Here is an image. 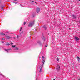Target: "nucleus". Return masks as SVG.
Masks as SVG:
<instances>
[{"label": "nucleus", "mask_w": 80, "mask_h": 80, "mask_svg": "<svg viewBox=\"0 0 80 80\" xmlns=\"http://www.w3.org/2000/svg\"><path fill=\"white\" fill-rule=\"evenodd\" d=\"M42 59H45V57L43 56H42Z\"/></svg>", "instance_id": "21"}, {"label": "nucleus", "mask_w": 80, "mask_h": 80, "mask_svg": "<svg viewBox=\"0 0 80 80\" xmlns=\"http://www.w3.org/2000/svg\"><path fill=\"white\" fill-rule=\"evenodd\" d=\"M33 2H34V1H32L31 2H30V3H33Z\"/></svg>", "instance_id": "18"}, {"label": "nucleus", "mask_w": 80, "mask_h": 80, "mask_svg": "<svg viewBox=\"0 0 80 80\" xmlns=\"http://www.w3.org/2000/svg\"><path fill=\"white\" fill-rule=\"evenodd\" d=\"M12 47H13L15 48V45H14V46L12 45Z\"/></svg>", "instance_id": "27"}, {"label": "nucleus", "mask_w": 80, "mask_h": 80, "mask_svg": "<svg viewBox=\"0 0 80 80\" xmlns=\"http://www.w3.org/2000/svg\"><path fill=\"white\" fill-rule=\"evenodd\" d=\"M2 43H4V42H3V41H2Z\"/></svg>", "instance_id": "34"}, {"label": "nucleus", "mask_w": 80, "mask_h": 80, "mask_svg": "<svg viewBox=\"0 0 80 80\" xmlns=\"http://www.w3.org/2000/svg\"><path fill=\"white\" fill-rule=\"evenodd\" d=\"M39 69H40L39 72H42V68H41Z\"/></svg>", "instance_id": "15"}, {"label": "nucleus", "mask_w": 80, "mask_h": 80, "mask_svg": "<svg viewBox=\"0 0 80 80\" xmlns=\"http://www.w3.org/2000/svg\"><path fill=\"white\" fill-rule=\"evenodd\" d=\"M7 39H10L12 38L10 36H7Z\"/></svg>", "instance_id": "10"}, {"label": "nucleus", "mask_w": 80, "mask_h": 80, "mask_svg": "<svg viewBox=\"0 0 80 80\" xmlns=\"http://www.w3.org/2000/svg\"><path fill=\"white\" fill-rule=\"evenodd\" d=\"M13 2L14 3H15V4H18V2Z\"/></svg>", "instance_id": "17"}, {"label": "nucleus", "mask_w": 80, "mask_h": 80, "mask_svg": "<svg viewBox=\"0 0 80 80\" xmlns=\"http://www.w3.org/2000/svg\"><path fill=\"white\" fill-rule=\"evenodd\" d=\"M34 23H35V21H33L32 22H31L28 25V27H33L34 25Z\"/></svg>", "instance_id": "1"}, {"label": "nucleus", "mask_w": 80, "mask_h": 80, "mask_svg": "<svg viewBox=\"0 0 80 80\" xmlns=\"http://www.w3.org/2000/svg\"><path fill=\"white\" fill-rule=\"evenodd\" d=\"M42 28H44V30H47V27H46V26H45V25L43 26L42 27Z\"/></svg>", "instance_id": "7"}, {"label": "nucleus", "mask_w": 80, "mask_h": 80, "mask_svg": "<svg viewBox=\"0 0 80 80\" xmlns=\"http://www.w3.org/2000/svg\"><path fill=\"white\" fill-rule=\"evenodd\" d=\"M42 68V65H40L39 67V69Z\"/></svg>", "instance_id": "16"}, {"label": "nucleus", "mask_w": 80, "mask_h": 80, "mask_svg": "<svg viewBox=\"0 0 80 80\" xmlns=\"http://www.w3.org/2000/svg\"><path fill=\"white\" fill-rule=\"evenodd\" d=\"M0 34H1V35H7L6 34H5L3 33V32L1 33Z\"/></svg>", "instance_id": "11"}, {"label": "nucleus", "mask_w": 80, "mask_h": 80, "mask_svg": "<svg viewBox=\"0 0 80 80\" xmlns=\"http://www.w3.org/2000/svg\"><path fill=\"white\" fill-rule=\"evenodd\" d=\"M22 35H23V32H21L20 34V37H22Z\"/></svg>", "instance_id": "9"}, {"label": "nucleus", "mask_w": 80, "mask_h": 80, "mask_svg": "<svg viewBox=\"0 0 80 80\" xmlns=\"http://www.w3.org/2000/svg\"><path fill=\"white\" fill-rule=\"evenodd\" d=\"M5 45H8V46H9L10 45V43H7Z\"/></svg>", "instance_id": "20"}, {"label": "nucleus", "mask_w": 80, "mask_h": 80, "mask_svg": "<svg viewBox=\"0 0 80 80\" xmlns=\"http://www.w3.org/2000/svg\"><path fill=\"white\" fill-rule=\"evenodd\" d=\"M35 3H37V2H35Z\"/></svg>", "instance_id": "37"}, {"label": "nucleus", "mask_w": 80, "mask_h": 80, "mask_svg": "<svg viewBox=\"0 0 80 80\" xmlns=\"http://www.w3.org/2000/svg\"><path fill=\"white\" fill-rule=\"evenodd\" d=\"M1 9L2 10H3V7L1 6Z\"/></svg>", "instance_id": "13"}, {"label": "nucleus", "mask_w": 80, "mask_h": 80, "mask_svg": "<svg viewBox=\"0 0 80 80\" xmlns=\"http://www.w3.org/2000/svg\"><path fill=\"white\" fill-rule=\"evenodd\" d=\"M35 17V15L34 14H33L32 16V17Z\"/></svg>", "instance_id": "24"}, {"label": "nucleus", "mask_w": 80, "mask_h": 80, "mask_svg": "<svg viewBox=\"0 0 80 80\" xmlns=\"http://www.w3.org/2000/svg\"><path fill=\"white\" fill-rule=\"evenodd\" d=\"M72 17L73 18V19H74V20H75V19L77 18V17H76V16L74 15L73 14L72 16Z\"/></svg>", "instance_id": "5"}, {"label": "nucleus", "mask_w": 80, "mask_h": 80, "mask_svg": "<svg viewBox=\"0 0 80 80\" xmlns=\"http://www.w3.org/2000/svg\"><path fill=\"white\" fill-rule=\"evenodd\" d=\"M5 51L7 52H10V50H11V49H5Z\"/></svg>", "instance_id": "6"}, {"label": "nucleus", "mask_w": 80, "mask_h": 80, "mask_svg": "<svg viewBox=\"0 0 80 80\" xmlns=\"http://www.w3.org/2000/svg\"><path fill=\"white\" fill-rule=\"evenodd\" d=\"M79 0V1H80V0Z\"/></svg>", "instance_id": "39"}, {"label": "nucleus", "mask_w": 80, "mask_h": 80, "mask_svg": "<svg viewBox=\"0 0 80 80\" xmlns=\"http://www.w3.org/2000/svg\"><path fill=\"white\" fill-rule=\"evenodd\" d=\"M22 28H23V27H22L20 29V32H21V30H22Z\"/></svg>", "instance_id": "25"}, {"label": "nucleus", "mask_w": 80, "mask_h": 80, "mask_svg": "<svg viewBox=\"0 0 80 80\" xmlns=\"http://www.w3.org/2000/svg\"><path fill=\"white\" fill-rule=\"evenodd\" d=\"M48 45V44H47H47L46 45V47H47Z\"/></svg>", "instance_id": "32"}, {"label": "nucleus", "mask_w": 80, "mask_h": 80, "mask_svg": "<svg viewBox=\"0 0 80 80\" xmlns=\"http://www.w3.org/2000/svg\"><path fill=\"white\" fill-rule=\"evenodd\" d=\"M69 30H70V29H71L70 28H69Z\"/></svg>", "instance_id": "38"}, {"label": "nucleus", "mask_w": 80, "mask_h": 80, "mask_svg": "<svg viewBox=\"0 0 80 80\" xmlns=\"http://www.w3.org/2000/svg\"><path fill=\"white\" fill-rule=\"evenodd\" d=\"M26 22H24V23L23 24V25H25V24H26Z\"/></svg>", "instance_id": "28"}, {"label": "nucleus", "mask_w": 80, "mask_h": 80, "mask_svg": "<svg viewBox=\"0 0 80 80\" xmlns=\"http://www.w3.org/2000/svg\"><path fill=\"white\" fill-rule=\"evenodd\" d=\"M20 6H22V5H21V4H20Z\"/></svg>", "instance_id": "36"}, {"label": "nucleus", "mask_w": 80, "mask_h": 80, "mask_svg": "<svg viewBox=\"0 0 80 80\" xmlns=\"http://www.w3.org/2000/svg\"><path fill=\"white\" fill-rule=\"evenodd\" d=\"M15 50H18V48H16Z\"/></svg>", "instance_id": "22"}, {"label": "nucleus", "mask_w": 80, "mask_h": 80, "mask_svg": "<svg viewBox=\"0 0 80 80\" xmlns=\"http://www.w3.org/2000/svg\"><path fill=\"white\" fill-rule=\"evenodd\" d=\"M1 6L3 7H5V6L4 5H2Z\"/></svg>", "instance_id": "23"}, {"label": "nucleus", "mask_w": 80, "mask_h": 80, "mask_svg": "<svg viewBox=\"0 0 80 80\" xmlns=\"http://www.w3.org/2000/svg\"><path fill=\"white\" fill-rule=\"evenodd\" d=\"M38 43H39V44H40V45H42V43H41V42H40V41H38Z\"/></svg>", "instance_id": "8"}, {"label": "nucleus", "mask_w": 80, "mask_h": 80, "mask_svg": "<svg viewBox=\"0 0 80 80\" xmlns=\"http://www.w3.org/2000/svg\"><path fill=\"white\" fill-rule=\"evenodd\" d=\"M56 70H60V67L59 65H58L57 67V68H56Z\"/></svg>", "instance_id": "3"}, {"label": "nucleus", "mask_w": 80, "mask_h": 80, "mask_svg": "<svg viewBox=\"0 0 80 80\" xmlns=\"http://www.w3.org/2000/svg\"><path fill=\"white\" fill-rule=\"evenodd\" d=\"M45 59H42V62H43V64H44V60Z\"/></svg>", "instance_id": "14"}, {"label": "nucleus", "mask_w": 80, "mask_h": 80, "mask_svg": "<svg viewBox=\"0 0 80 80\" xmlns=\"http://www.w3.org/2000/svg\"><path fill=\"white\" fill-rule=\"evenodd\" d=\"M17 38H19V36L17 35Z\"/></svg>", "instance_id": "26"}, {"label": "nucleus", "mask_w": 80, "mask_h": 80, "mask_svg": "<svg viewBox=\"0 0 80 80\" xmlns=\"http://www.w3.org/2000/svg\"><path fill=\"white\" fill-rule=\"evenodd\" d=\"M78 80H80V78H79L78 79Z\"/></svg>", "instance_id": "31"}, {"label": "nucleus", "mask_w": 80, "mask_h": 80, "mask_svg": "<svg viewBox=\"0 0 80 80\" xmlns=\"http://www.w3.org/2000/svg\"><path fill=\"white\" fill-rule=\"evenodd\" d=\"M11 45H13V43H11Z\"/></svg>", "instance_id": "33"}, {"label": "nucleus", "mask_w": 80, "mask_h": 80, "mask_svg": "<svg viewBox=\"0 0 80 80\" xmlns=\"http://www.w3.org/2000/svg\"><path fill=\"white\" fill-rule=\"evenodd\" d=\"M77 58H78V61H80V57H78V56H77Z\"/></svg>", "instance_id": "12"}, {"label": "nucleus", "mask_w": 80, "mask_h": 80, "mask_svg": "<svg viewBox=\"0 0 80 80\" xmlns=\"http://www.w3.org/2000/svg\"><path fill=\"white\" fill-rule=\"evenodd\" d=\"M42 38L43 40H44V41H45V38L44 37H43V38Z\"/></svg>", "instance_id": "19"}, {"label": "nucleus", "mask_w": 80, "mask_h": 80, "mask_svg": "<svg viewBox=\"0 0 80 80\" xmlns=\"http://www.w3.org/2000/svg\"><path fill=\"white\" fill-rule=\"evenodd\" d=\"M40 8L38 7L36 9V12L38 13H39L40 12Z\"/></svg>", "instance_id": "2"}, {"label": "nucleus", "mask_w": 80, "mask_h": 80, "mask_svg": "<svg viewBox=\"0 0 80 80\" xmlns=\"http://www.w3.org/2000/svg\"><path fill=\"white\" fill-rule=\"evenodd\" d=\"M14 0V1H17V0Z\"/></svg>", "instance_id": "35"}, {"label": "nucleus", "mask_w": 80, "mask_h": 80, "mask_svg": "<svg viewBox=\"0 0 80 80\" xmlns=\"http://www.w3.org/2000/svg\"><path fill=\"white\" fill-rule=\"evenodd\" d=\"M59 59H58V58H57V61H59Z\"/></svg>", "instance_id": "30"}, {"label": "nucleus", "mask_w": 80, "mask_h": 80, "mask_svg": "<svg viewBox=\"0 0 80 80\" xmlns=\"http://www.w3.org/2000/svg\"><path fill=\"white\" fill-rule=\"evenodd\" d=\"M2 40H5V38H2Z\"/></svg>", "instance_id": "29"}, {"label": "nucleus", "mask_w": 80, "mask_h": 80, "mask_svg": "<svg viewBox=\"0 0 80 80\" xmlns=\"http://www.w3.org/2000/svg\"><path fill=\"white\" fill-rule=\"evenodd\" d=\"M79 40V38L78 37H75V41H78Z\"/></svg>", "instance_id": "4"}]
</instances>
